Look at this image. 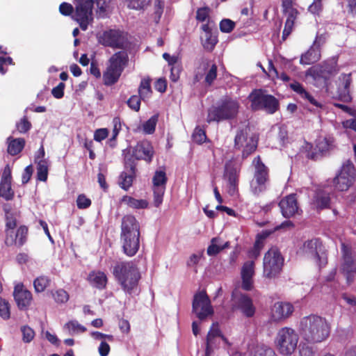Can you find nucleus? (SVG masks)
Segmentation results:
<instances>
[{
  "instance_id": "f257e3e1",
  "label": "nucleus",
  "mask_w": 356,
  "mask_h": 356,
  "mask_svg": "<svg viewBox=\"0 0 356 356\" xmlns=\"http://www.w3.org/2000/svg\"><path fill=\"white\" fill-rule=\"evenodd\" d=\"M140 224L133 215L122 219L120 243L122 252L128 257L134 256L140 248Z\"/></svg>"
},
{
  "instance_id": "f03ea898",
  "label": "nucleus",
  "mask_w": 356,
  "mask_h": 356,
  "mask_svg": "<svg viewBox=\"0 0 356 356\" xmlns=\"http://www.w3.org/2000/svg\"><path fill=\"white\" fill-rule=\"evenodd\" d=\"M113 275L122 289L128 294L134 293L138 286L141 274L134 261H120L113 266Z\"/></svg>"
},
{
  "instance_id": "7ed1b4c3",
  "label": "nucleus",
  "mask_w": 356,
  "mask_h": 356,
  "mask_svg": "<svg viewBox=\"0 0 356 356\" xmlns=\"http://www.w3.org/2000/svg\"><path fill=\"white\" fill-rule=\"evenodd\" d=\"M301 334L308 343H316L325 341L330 335V325L325 318L310 315L300 322Z\"/></svg>"
},
{
  "instance_id": "20e7f679",
  "label": "nucleus",
  "mask_w": 356,
  "mask_h": 356,
  "mask_svg": "<svg viewBox=\"0 0 356 356\" xmlns=\"http://www.w3.org/2000/svg\"><path fill=\"white\" fill-rule=\"evenodd\" d=\"M129 56L126 51L114 53L108 60L106 70L103 72V83L106 86L115 84L129 64Z\"/></svg>"
},
{
  "instance_id": "39448f33",
  "label": "nucleus",
  "mask_w": 356,
  "mask_h": 356,
  "mask_svg": "<svg viewBox=\"0 0 356 356\" xmlns=\"http://www.w3.org/2000/svg\"><path fill=\"white\" fill-rule=\"evenodd\" d=\"M239 106L237 100L226 97L221 99L216 106H212L209 108L207 122L208 123L219 122L234 119L238 115Z\"/></svg>"
},
{
  "instance_id": "423d86ee",
  "label": "nucleus",
  "mask_w": 356,
  "mask_h": 356,
  "mask_svg": "<svg viewBox=\"0 0 356 356\" xmlns=\"http://www.w3.org/2000/svg\"><path fill=\"white\" fill-rule=\"evenodd\" d=\"M252 165L253 177L250 182V190L254 195L259 196L267 189L270 182V170L259 155L254 158Z\"/></svg>"
},
{
  "instance_id": "0eeeda50",
  "label": "nucleus",
  "mask_w": 356,
  "mask_h": 356,
  "mask_svg": "<svg viewBox=\"0 0 356 356\" xmlns=\"http://www.w3.org/2000/svg\"><path fill=\"white\" fill-rule=\"evenodd\" d=\"M284 258L279 248L273 246L264 254L263 259V275L268 279L277 277L283 268Z\"/></svg>"
},
{
  "instance_id": "6e6552de",
  "label": "nucleus",
  "mask_w": 356,
  "mask_h": 356,
  "mask_svg": "<svg viewBox=\"0 0 356 356\" xmlns=\"http://www.w3.org/2000/svg\"><path fill=\"white\" fill-rule=\"evenodd\" d=\"M252 111L264 110L268 114H273L279 110L278 99L272 95L265 94L261 89H254L248 96Z\"/></svg>"
},
{
  "instance_id": "1a4fd4ad",
  "label": "nucleus",
  "mask_w": 356,
  "mask_h": 356,
  "mask_svg": "<svg viewBox=\"0 0 356 356\" xmlns=\"http://www.w3.org/2000/svg\"><path fill=\"white\" fill-rule=\"evenodd\" d=\"M298 340V334L293 329L284 327L277 332L275 344L281 355H291L296 350Z\"/></svg>"
},
{
  "instance_id": "9d476101",
  "label": "nucleus",
  "mask_w": 356,
  "mask_h": 356,
  "mask_svg": "<svg viewBox=\"0 0 356 356\" xmlns=\"http://www.w3.org/2000/svg\"><path fill=\"white\" fill-rule=\"evenodd\" d=\"M98 42L112 49H124L128 43L127 33L120 29H110L97 35Z\"/></svg>"
},
{
  "instance_id": "9b49d317",
  "label": "nucleus",
  "mask_w": 356,
  "mask_h": 356,
  "mask_svg": "<svg viewBox=\"0 0 356 356\" xmlns=\"http://www.w3.org/2000/svg\"><path fill=\"white\" fill-rule=\"evenodd\" d=\"M356 170L352 161H346L333 179V185L339 191H347L354 184Z\"/></svg>"
},
{
  "instance_id": "f8f14e48",
  "label": "nucleus",
  "mask_w": 356,
  "mask_h": 356,
  "mask_svg": "<svg viewBox=\"0 0 356 356\" xmlns=\"http://www.w3.org/2000/svg\"><path fill=\"white\" fill-rule=\"evenodd\" d=\"M192 312L200 321H204L213 314L214 311L206 291H199L194 295Z\"/></svg>"
},
{
  "instance_id": "ddd939ff",
  "label": "nucleus",
  "mask_w": 356,
  "mask_h": 356,
  "mask_svg": "<svg viewBox=\"0 0 356 356\" xmlns=\"http://www.w3.org/2000/svg\"><path fill=\"white\" fill-rule=\"evenodd\" d=\"M75 11L72 18L79 24L82 31H86L88 25L93 22L92 9L93 0H87L83 2H74Z\"/></svg>"
},
{
  "instance_id": "4468645a",
  "label": "nucleus",
  "mask_w": 356,
  "mask_h": 356,
  "mask_svg": "<svg viewBox=\"0 0 356 356\" xmlns=\"http://www.w3.org/2000/svg\"><path fill=\"white\" fill-rule=\"evenodd\" d=\"M154 156V149L150 141L143 140L131 149V151L124 156V161L127 159H131L134 164L137 165L136 161L143 160L147 163H150Z\"/></svg>"
},
{
  "instance_id": "2eb2a0df",
  "label": "nucleus",
  "mask_w": 356,
  "mask_h": 356,
  "mask_svg": "<svg viewBox=\"0 0 356 356\" xmlns=\"http://www.w3.org/2000/svg\"><path fill=\"white\" fill-rule=\"evenodd\" d=\"M232 309L239 310L247 318H252L254 316L256 308L249 295L234 290L232 293Z\"/></svg>"
},
{
  "instance_id": "dca6fc26",
  "label": "nucleus",
  "mask_w": 356,
  "mask_h": 356,
  "mask_svg": "<svg viewBox=\"0 0 356 356\" xmlns=\"http://www.w3.org/2000/svg\"><path fill=\"white\" fill-rule=\"evenodd\" d=\"M168 177L165 167H160L156 170L152 177V190L154 193V205L159 207L163 202L165 191Z\"/></svg>"
},
{
  "instance_id": "f3484780",
  "label": "nucleus",
  "mask_w": 356,
  "mask_h": 356,
  "mask_svg": "<svg viewBox=\"0 0 356 356\" xmlns=\"http://www.w3.org/2000/svg\"><path fill=\"white\" fill-rule=\"evenodd\" d=\"M338 71L337 63L330 60L310 67L307 74L315 80L323 79L324 83L327 86V81L331 77L337 74Z\"/></svg>"
},
{
  "instance_id": "a211bd4d",
  "label": "nucleus",
  "mask_w": 356,
  "mask_h": 356,
  "mask_svg": "<svg viewBox=\"0 0 356 356\" xmlns=\"http://www.w3.org/2000/svg\"><path fill=\"white\" fill-rule=\"evenodd\" d=\"M5 234L4 243L6 246L16 245L20 248L27 241L29 229L26 225H20L15 232V230L5 231Z\"/></svg>"
},
{
  "instance_id": "6ab92c4d",
  "label": "nucleus",
  "mask_w": 356,
  "mask_h": 356,
  "mask_svg": "<svg viewBox=\"0 0 356 356\" xmlns=\"http://www.w3.org/2000/svg\"><path fill=\"white\" fill-rule=\"evenodd\" d=\"M13 297L18 309L21 311L27 310L33 300L31 292L22 283L15 286Z\"/></svg>"
},
{
  "instance_id": "aec40b11",
  "label": "nucleus",
  "mask_w": 356,
  "mask_h": 356,
  "mask_svg": "<svg viewBox=\"0 0 356 356\" xmlns=\"http://www.w3.org/2000/svg\"><path fill=\"white\" fill-rule=\"evenodd\" d=\"M279 207L282 216L285 218H290L296 214H300L299 211L302 213L298 206L296 194L295 193L283 197L279 202Z\"/></svg>"
},
{
  "instance_id": "412c9836",
  "label": "nucleus",
  "mask_w": 356,
  "mask_h": 356,
  "mask_svg": "<svg viewBox=\"0 0 356 356\" xmlns=\"http://www.w3.org/2000/svg\"><path fill=\"white\" fill-rule=\"evenodd\" d=\"M203 33L200 35V42L203 48L211 52L218 42V31L213 30L209 24H204L201 26Z\"/></svg>"
},
{
  "instance_id": "4be33fe9",
  "label": "nucleus",
  "mask_w": 356,
  "mask_h": 356,
  "mask_svg": "<svg viewBox=\"0 0 356 356\" xmlns=\"http://www.w3.org/2000/svg\"><path fill=\"white\" fill-rule=\"evenodd\" d=\"M124 168L125 171L120 175L119 185L124 191H128L136 175V164L131 159H127V161H124Z\"/></svg>"
},
{
  "instance_id": "5701e85b",
  "label": "nucleus",
  "mask_w": 356,
  "mask_h": 356,
  "mask_svg": "<svg viewBox=\"0 0 356 356\" xmlns=\"http://www.w3.org/2000/svg\"><path fill=\"white\" fill-rule=\"evenodd\" d=\"M11 168L9 165H6L3 169L0 181V197L8 201L13 200L15 195L11 187Z\"/></svg>"
},
{
  "instance_id": "b1692460",
  "label": "nucleus",
  "mask_w": 356,
  "mask_h": 356,
  "mask_svg": "<svg viewBox=\"0 0 356 356\" xmlns=\"http://www.w3.org/2000/svg\"><path fill=\"white\" fill-rule=\"evenodd\" d=\"M311 207L317 213L331 209L330 193L321 189L316 191L312 199Z\"/></svg>"
},
{
  "instance_id": "393cba45",
  "label": "nucleus",
  "mask_w": 356,
  "mask_h": 356,
  "mask_svg": "<svg viewBox=\"0 0 356 356\" xmlns=\"http://www.w3.org/2000/svg\"><path fill=\"white\" fill-rule=\"evenodd\" d=\"M293 312V307L289 302H275L271 309V318L279 321L288 318Z\"/></svg>"
},
{
  "instance_id": "a878e982",
  "label": "nucleus",
  "mask_w": 356,
  "mask_h": 356,
  "mask_svg": "<svg viewBox=\"0 0 356 356\" xmlns=\"http://www.w3.org/2000/svg\"><path fill=\"white\" fill-rule=\"evenodd\" d=\"M282 12L286 15V19L282 31V39L286 40L293 31L295 21L299 15V12L293 6L282 8Z\"/></svg>"
},
{
  "instance_id": "bb28decb",
  "label": "nucleus",
  "mask_w": 356,
  "mask_h": 356,
  "mask_svg": "<svg viewBox=\"0 0 356 356\" xmlns=\"http://www.w3.org/2000/svg\"><path fill=\"white\" fill-rule=\"evenodd\" d=\"M339 80L342 83L338 88L339 99L344 102H349L352 99L350 94V86L352 83L351 74H342L339 76Z\"/></svg>"
},
{
  "instance_id": "cd10ccee",
  "label": "nucleus",
  "mask_w": 356,
  "mask_h": 356,
  "mask_svg": "<svg viewBox=\"0 0 356 356\" xmlns=\"http://www.w3.org/2000/svg\"><path fill=\"white\" fill-rule=\"evenodd\" d=\"M224 176L227 179L228 181V193L230 195H234L237 192L238 183V171L235 168L226 164Z\"/></svg>"
},
{
  "instance_id": "c85d7f7f",
  "label": "nucleus",
  "mask_w": 356,
  "mask_h": 356,
  "mask_svg": "<svg viewBox=\"0 0 356 356\" xmlns=\"http://www.w3.org/2000/svg\"><path fill=\"white\" fill-rule=\"evenodd\" d=\"M88 281L92 286L102 290L106 287L108 278L104 272L92 270L88 274Z\"/></svg>"
},
{
  "instance_id": "c756f323",
  "label": "nucleus",
  "mask_w": 356,
  "mask_h": 356,
  "mask_svg": "<svg viewBox=\"0 0 356 356\" xmlns=\"http://www.w3.org/2000/svg\"><path fill=\"white\" fill-rule=\"evenodd\" d=\"M321 58V50L318 47L312 46L307 52L303 54L300 60L302 65H312Z\"/></svg>"
},
{
  "instance_id": "7c9ffc66",
  "label": "nucleus",
  "mask_w": 356,
  "mask_h": 356,
  "mask_svg": "<svg viewBox=\"0 0 356 356\" xmlns=\"http://www.w3.org/2000/svg\"><path fill=\"white\" fill-rule=\"evenodd\" d=\"M8 148L7 152L12 156L19 154L25 146L26 141L22 138H13L10 136L7 138Z\"/></svg>"
},
{
  "instance_id": "2f4dec72",
  "label": "nucleus",
  "mask_w": 356,
  "mask_h": 356,
  "mask_svg": "<svg viewBox=\"0 0 356 356\" xmlns=\"http://www.w3.org/2000/svg\"><path fill=\"white\" fill-rule=\"evenodd\" d=\"M342 252L343 264L341 265V271H356V264L350 250L343 245Z\"/></svg>"
},
{
  "instance_id": "473e14b6",
  "label": "nucleus",
  "mask_w": 356,
  "mask_h": 356,
  "mask_svg": "<svg viewBox=\"0 0 356 356\" xmlns=\"http://www.w3.org/2000/svg\"><path fill=\"white\" fill-rule=\"evenodd\" d=\"M321 242L318 238L307 240L303 244V251L315 259H319L318 250L321 248Z\"/></svg>"
},
{
  "instance_id": "72a5a7b5",
  "label": "nucleus",
  "mask_w": 356,
  "mask_h": 356,
  "mask_svg": "<svg viewBox=\"0 0 356 356\" xmlns=\"http://www.w3.org/2000/svg\"><path fill=\"white\" fill-rule=\"evenodd\" d=\"M204 64V70H206L209 67V69L208 71L205 73L204 76V83L207 86H211L214 83L215 80L217 78L218 75V66L216 63H213L211 65L209 66V61L205 60V62L203 63Z\"/></svg>"
},
{
  "instance_id": "f704fd0d",
  "label": "nucleus",
  "mask_w": 356,
  "mask_h": 356,
  "mask_svg": "<svg viewBox=\"0 0 356 356\" xmlns=\"http://www.w3.org/2000/svg\"><path fill=\"white\" fill-rule=\"evenodd\" d=\"M151 79L149 77L141 79L138 87V95L143 102L149 99L152 95V90L151 88Z\"/></svg>"
},
{
  "instance_id": "c9c22d12",
  "label": "nucleus",
  "mask_w": 356,
  "mask_h": 356,
  "mask_svg": "<svg viewBox=\"0 0 356 356\" xmlns=\"http://www.w3.org/2000/svg\"><path fill=\"white\" fill-rule=\"evenodd\" d=\"M122 202L126 204L133 209H146L148 207V202L145 200H137L129 195H124L121 200Z\"/></svg>"
},
{
  "instance_id": "e433bc0d",
  "label": "nucleus",
  "mask_w": 356,
  "mask_h": 356,
  "mask_svg": "<svg viewBox=\"0 0 356 356\" xmlns=\"http://www.w3.org/2000/svg\"><path fill=\"white\" fill-rule=\"evenodd\" d=\"M37 163V179L41 181H46L48 177L49 165L47 159H40Z\"/></svg>"
},
{
  "instance_id": "4c0bfd02",
  "label": "nucleus",
  "mask_w": 356,
  "mask_h": 356,
  "mask_svg": "<svg viewBox=\"0 0 356 356\" xmlns=\"http://www.w3.org/2000/svg\"><path fill=\"white\" fill-rule=\"evenodd\" d=\"M51 280L45 275L36 277L33 281V286L36 293L43 292L49 285Z\"/></svg>"
},
{
  "instance_id": "58836bf2",
  "label": "nucleus",
  "mask_w": 356,
  "mask_h": 356,
  "mask_svg": "<svg viewBox=\"0 0 356 356\" xmlns=\"http://www.w3.org/2000/svg\"><path fill=\"white\" fill-rule=\"evenodd\" d=\"M113 131L112 136L109 138L108 143L110 147H114L116 145V138L121 130V121L119 117H115L113 119Z\"/></svg>"
},
{
  "instance_id": "ea45409f",
  "label": "nucleus",
  "mask_w": 356,
  "mask_h": 356,
  "mask_svg": "<svg viewBox=\"0 0 356 356\" xmlns=\"http://www.w3.org/2000/svg\"><path fill=\"white\" fill-rule=\"evenodd\" d=\"M257 144L258 141L257 139L253 137L249 138V140L243 147L242 158L246 159L254 152L257 148Z\"/></svg>"
},
{
  "instance_id": "a19ab883",
  "label": "nucleus",
  "mask_w": 356,
  "mask_h": 356,
  "mask_svg": "<svg viewBox=\"0 0 356 356\" xmlns=\"http://www.w3.org/2000/svg\"><path fill=\"white\" fill-rule=\"evenodd\" d=\"M64 327L68 330L70 334L83 333L87 330L86 327L79 323L76 320L68 321L65 323Z\"/></svg>"
},
{
  "instance_id": "79ce46f5",
  "label": "nucleus",
  "mask_w": 356,
  "mask_h": 356,
  "mask_svg": "<svg viewBox=\"0 0 356 356\" xmlns=\"http://www.w3.org/2000/svg\"><path fill=\"white\" fill-rule=\"evenodd\" d=\"M249 140L246 130L240 129L236 132L234 138V147L241 149L245 144Z\"/></svg>"
},
{
  "instance_id": "37998d69",
  "label": "nucleus",
  "mask_w": 356,
  "mask_h": 356,
  "mask_svg": "<svg viewBox=\"0 0 356 356\" xmlns=\"http://www.w3.org/2000/svg\"><path fill=\"white\" fill-rule=\"evenodd\" d=\"M51 294L55 302L58 304L66 303L70 298L68 293L63 289H59L56 291H51Z\"/></svg>"
},
{
  "instance_id": "c03bdc74",
  "label": "nucleus",
  "mask_w": 356,
  "mask_h": 356,
  "mask_svg": "<svg viewBox=\"0 0 356 356\" xmlns=\"http://www.w3.org/2000/svg\"><path fill=\"white\" fill-rule=\"evenodd\" d=\"M159 115H154L143 124V130L147 134H152L155 131Z\"/></svg>"
},
{
  "instance_id": "a18cd8bd",
  "label": "nucleus",
  "mask_w": 356,
  "mask_h": 356,
  "mask_svg": "<svg viewBox=\"0 0 356 356\" xmlns=\"http://www.w3.org/2000/svg\"><path fill=\"white\" fill-rule=\"evenodd\" d=\"M0 316L3 320L10 318V305L8 300L0 296Z\"/></svg>"
},
{
  "instance_id": "49530a36",
  "label": "nucleus",
  "mask_w": 356,
  "mask_h": 356,
  "mask_svg": "<svg viewBox=\"0 0 356 356\" xmlns=\"http://www.w3.org/2000/svg\"><path fill=\"white\" fill-rule=\"evenodd\" d=\"M6 211V227L5 231L10 232L11 230H15L17 227V219L13 213H10V211L7 209H5Z\"/></svg>"
},
{
  "instance_id": "de8ad7c7",
  "label": "nucleus",
  "mask_w": 356,
  "mask_h": 356,
  "mask_svg": "<svg viewBox=\"0 0 356 356\" xmlns=\"http://www.w3.org/2000/svg\"><path fill=\"white\" fill-rule=\"evenodd\" d=\"M111 1L112 0H96L99 17H104L106 15Z\"/></svg>"
},
{
  "instance_id": "09e8293b",
  "label": "nucleus",
  "mask_w": 356,
  "mask_h": 356,
  "mask_svg": "<svg viewBox=\"0 0 356 356\" xmlns=\"http://www.w3.org/2000/svg\"><path fill=\"white\" fill-rule=\"evenodd\" d=\"M241 277H252L254 274V262L248 261L245 262L241 268Z\"/></svg>"
},
{
  "instance_id": "8fccbe9b",
  "label": "nucleus",
  "mask_w": 356,
  "mask_h": 356,
  "mask_svg": "<svg viewBox=\"0 0 356 356\" xmlns=\"http://www.w3.org/2000/svg\"><path fill=\"white\" fill-rule=\"evenodd\" d=\"M253 356H277L274 350L267 346H257Z\"/></svg>"
},
{
  "instance_id": "3c124183",
  "label": "nucleus",
  "mask_w": 356,
  "mask_h": 356,
  "mask_svg": "<svg viewBox=\"0 0 356 356\" xmlns=\"http://www.w3.org/2000/svg\"><path fill=\"white\" fill-rule=\"evenodd\" d=\"M31 123L29 120L27 116H24L16 124L17 130L21 134L28 132L31 129Z\"/></svg>"
},
{
  "instance_id": "603ef678",
  "label": "nucleus",
  "mask_w": 356,
  "mask_h": 356,
  "mask_svg": "<svg viewBox=\"0 0 356 356\" xmlns=\"http://www.w3.org/2000/svg\"><path fill=\"white\" fill-rule=\"evenodd\" d=\"M22 333V340L24 343H30L35 337L34 330L28 325H24L21 327Z\"/></svg>"
},
{
  "instance_id": "864d4df0",
  "label": "nucleus",
  "mask_w": 356,
  "mask_h": 356,
  "mask_svg": "<svg viewBox=\"0 0 356 356\" xmlns=\"http://www.w3.org/2000/svg\"><path fill=\"white\" fill-rule=\"evenodd\" d=\"M141 100L139 95H134L129 97L127 104L131 110L137 112L140 110Z\"/></svg>"
},
{
  "instance_id": "5fc2aeb1",
  "label": "nucleus",
  "mask_w": 356,
  "mask_h": 356,
  "mask_svg": "<svg viewBox=\"0 0 356 356\" xmlns=\"http://www.w3.org/2000/svg\"><path fill=\"white\" fill-rule=\"evenodd\" d=\"M91 200L86 197L85 194H80L76 199V206L79 209H86L90 207Z\"/></svg>"
},
{
  "instance_id": "6e6d98bb",
  "label": "nucleus",
  "mask_w": 356,
  "mask_h": 356,
  "mask_svg": "<svg viewBox=\"0 0 356 356\" xmlns=\"http://www.w3.org/2000/svg\"><path fill=\"white\" fill-rule=\"evenodd\" d=\"M332 141L327 138H324L322 140H319L316 145V149H318L320 154H323L324 152H327L331 146Z\"/></svg>"
},
{
  "instance_id": "4d7b16f0",
  "label": "nucleus",
  "mask_w": 356,
  "mask_h": 356,
  "mask_svg": "<svg viewBox=\"0 0 356 356\" xmlns=\"http://www.w3.org/2000/svg\"><path fill=\"white\" fill-rule=\"evenodd\" d=\"M193 140L197 144H202L207 139V136L204 130L196 128L192 135Z\"/></svg>"
},
{
  "instance_id": "13d9d810",
  "label": "nucleus",
  "mask_w": 356,
  "mask_h": 356,
  "mask_svg": "<svg viewBox=\"0 0 356 356\" xmlns=\"http://www.w3.org/2000/svg\"><path fill=\"white\" fill-rule=\"evenodd\" d=\"M234 27L235 23L229 19H224L220 22V30L222 33H230Z\"/></svg>"
},
{
  "instance_id": "bf43d9fd",
  "label": "nucleus",
  "mask_w": 356,
  "mask_h": 356,
  "mask_svg": "<svg viewBox=\"0 0 356 356\" xmlns=\"http://www.w3.org/2000/svg\"><path fill=\"white\" fill-rule=\"evenodd\" d=\"M217 241V238H213L211 239V243L208 247L207 250V254L209 256H215L224 249V247H220L215 243Z\"/></svg>"
},
{
  "instance_id": "052dcab7",
  "label": "nucleus",
  "mask_w": 356,
  "mask_h": 356,
  "mask_svg": "<svg viewBox=\"0 0 356 356\" xmlns=\"http://www.w3.org/2000/svg\"><path fill=\"white\" fill-rule=\"evenodd\" d=\"M211 341H209V338L207 337L206 341V349H205V355L206 356H209L213 351V349L217 348L220 343L219 338H211Z\"/></svg>"
},
{
  "instance_id": "680f3d73",
  "label": "nucleus",
  "mask_w": 356,
  "mask_h": 356,
  "mask_svg": "<svg viewBox=\"0 0 356 356\" xmlns=\"http://www.w3.org/2000/svg\"><path fill=\"white\" fill-rule=\"evenodd\" d=\"M222 334V332L219 328V325L218 323H213L212 324V326L210 328V330L209 331L207 337L209 338V341H211V338H219L220 335Z\"/></svg>"
},
{
  "instance_id": "e2e57ef3",
  "label": "nucleus",
  "mask_w": 356,
  "mask_h": 356,
  "mask_svg": "<svg viewBox=\"0 0 356 356\" xmlns=\"http://www.w3.org/2000/svg\"><path fill=\"white\" fill-rule=\"evenodd\" d=\"M91 337L95 340H107L109 342L114 341V337L111 334H106L100 332L95 331L90 333Z\"/></svg>"
},
{
  "instance_id": "0e129e2a",
  "label": "nucleus",
  "mask_w": 356,
  "mask_h": 356,
  "mask_svg": "<svg viewBox=\"0 0 356 356\" xmlns=\"http://www.w3.org/2000/svg\"><path fill=\"white\" fill-rule=\"evenodd\" d=\"M74 8L73 6L66 2H63L59 6V12L64 16H70L73 13Z\"/></svg>"
},
{
  "instance_id": "69168bd1",
  "label": "nucleus",
  "mask_w": 356,
  "mask_h": 356,
  "mask_svg": "<svg viewBox=\"0 0 356 356\" xmlns=\"http://www.w3.org/2000/svg\"><path fill=\"white\" fill-rule=\"evenodd\" d=\"M65 84L63 82L58 83V85L54 87L51 90L52 95L56 99H60L64 96V89Z\"/></svg>"
},
{
  "instance_id": "338daca9",
  "label": "nucleus",
  "mask_w": 356,
  "mask_h": 356,
  "mask_svg": "<svg viewBox=\"0 0 356 356\" xmlns=\"http://www.w3.org/2000/svg\"><path fill=\"white\" fill-rule=\"evenodd\" d=\"M108 131L106 128L98 129L95 131L94 139L96 141L101 142L108 137Z\"/></svg>"
},
{
  "instance_id": "774afa93",
  "label": "nucleus",
  "mask_w": 356,
  "mask_h": 356,
  "mask_svg": "<svg viewBox=\"0 0 356 356\" xmlns=\"http://www.w3.org/2000/svg\"><path fill=\"white\" fill-rule=\"evenodd\" d=\"M107 340H102L98 348V352L100 356H107L111 350L110 346Z\"/></svg>"
}]
</instances>
